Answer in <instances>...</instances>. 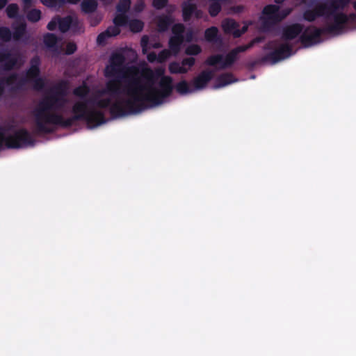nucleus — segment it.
Wrapping results in <instances>:
<instances>
[{
    "instance_id": "4d7b16f0",
    "label": "nucleus",
    "mask_w": 356,
    "mask_h": 356,
    "mask_svg": "<svg viewBox=\"0 0 356 356\" xmlns=\"http://www.w3.org/2000/svg\"><path fill=\"white\" fill-rule=\"evenodd\" d=\"M353 5H354L355 9L356 10V2H354Z\"/></svg>"
},
{
    "instance_id": "2f4dec72",
    "label": "nucleus",
    "mask_w": 356,
    "mask_h": 356,
    "mask_svg": "<svg viewBox=\"0 0 356 356\" xmlns=\"http://www.w3.org/2000/svg\"><path fill=\"white\" fill-rule=\"evenodd\" d=\"M220 5L218 2H213L209 7V13L211 16H216L220 10Z\"/></svg>"
},
{
    "instance_id": "09e8293b",
    "label": "nucleus",
    "mask_w": 356,
    "mask_h": 356,
    "mask_svg": "<svg viewBox=\"0 0 356 356\" xmlns=\"http://www.w3.org/2000/svg\"><path fill=\"white\" fill-rule=\"evenodd\" d=\"M104 4H109L111 3L113 0H100Z\"/></svg>"
},
{
    "instance_id": "49530a36",
    "label": "nucleus",
    "mask_w": 356,
    "mask_h": 356,
    "mask_svg": "<svg viewBox=\"0 0 356 356\" xmlns=\"http://www.w3.org/2000/svg\"><path fill=\"white\" fill-rule=\"evenodd\" d=\"M8 0H0V9L3 8L6 3H7Z\"/></svg>"
},
{
    "instance_id": "ea45409f",
    "label": "nucleus",
    "mask_w": 356,
    "mask_h": 356,
    "mask_svg": "<svg viewBox=\"0 0 356 356\" xmlns=\"http://www.w3.org/2000/svg\"><path fill=\"white\" fill-rule=\"evenodd\" d=\"M148 40H149L148 37L146 35H144L141 39L140 43H141V47H142L143 54L147 53Z\"/></svg>"
},
{
    "instance_id": "dca6fc26",
    "label": "nucleus",
    "mask_w": 356,
    "mask_h": 356,
    "mask_svg": "<svg viewBox=\"0 0 356 356\" xmlns=\"http://www.w3.org/2000/svg\"><path fill=\"white\" fill-rule=\"evenodd\" d=\"M79 24L76 17L67 16L63 18L58 17V28L61 32H66L72 26Z\"/></svg>"
},
{
    "instance_id": "a19ab883",
    "label": "nucleus",
    "mask_w": 356,
    "mask_h": 356,
    "mask_svg": "<svg viewBox=\"0 0 356 356\" xmlns=\"http://www.w3.org/2000/svg\"><path fill=\"white\" fill-rule=\"evenodd\" d=\"M3 146L6 147V136L4 135L3 131H0V151Z\"/></svg>"
},
{
    "instance_id": "37998d69",
    "label": "nucleus",
    "mask_w": 356,
    "mask_h": 356,
    "mask_svg": "<svg viewBox=\"0 0 356 356\" xmlns=\"http://www.w3.org/2000/svg\"><path fill=\"white\" fill-rule=\"evenodd\" d=\"M177 89H188V83L186 81L180 82Z\"/></svg>"
},
{
    "instance_id": "6e6552de",
    "label": "nucleus",
    "mask_w": 356,
    "mask_h": 356,
    "mask_svg": "<svg viewBox=\"0 0 356 356\" xmlns=\"http://www.w3.org/2000/svg\"><path fill=\"white\" fill-rule=\"evenodd\" d=\"M24 63V60L18 54H12L7 51L0 52V63L5 69L10 70L16 65H22Z\"/></svg>"
},
{
    "instance_id": "8fccbe9b",
    "label": "nucleus",
    "mask_w": 356,
    "mask_h": 356,
    "mask_svg": "<svg viewBox=\"0 0 356 356\" xmlns=\"http://www.w3.org/2000/svg\"><path fill=\"white\" fill-rule=\"evenodd\" d=\"M99 21H100V18H98V19H95V22H91V24H92V26H95V25H97V24L99 23Z\"/></svg>"
},
{
    "instance_id": "f3484780",
    "label": "nucleus",
    "mask_w": 356,
    "mask_h": 356,
    "mask_svg": "<svg viewBox=\"0 0 356 356\" xmlns=\"http://www.w3.org/2000/svg\"><path fill=\"white\" fill-rule=\"evenodd\" d=\"M12 28L13 29V37L15 40H19L24 38L26 33V26L24 22H15Z\"/></svg>"
},
{
    "instance_id": "393cba45",
    "label": "nucleus",
    "mask_w": 356,
    "mask_h": 356,
    "mask_svg": "<svg viewBox=\"0 0 356 356\" xmlns=\"http://www.w3.org/2000/svg\"><path fill=\"white\" fill-rule=\"evenodd\" d=\"M218 33V30L215 26L207 29L204 33L206 40L209 42L214 41L215 38L217 37Z\"/></svg>"
},
{
    "instance_id": "9b49d317",
    "label": "nucleus",
    "mask_w": 356,
    "mask_h": 356,
    "mask_svg": "<svg viewBox=\"0 0 356 356\" xmlns=\"http://www.w3.org/2000/svg\"><path fill=\"white\" fill-rule=\"evenodd\" d=\"M222 27L225 33H231L235 38H238V37L241 36L248 29V26L246 25H245L243 26L241 30H239L238 29V24L233 19H225L222 22Z\"/></svg>"
},
{
    "instance_id": "cd10ccee",
    "label": "nucleus",
    "mask_w": 356,
    "mask_h": 356,
    "mask_svg": "<svg viewBox=\"0 0 356 356\" xmlns=\"http://www.w3.org/2000/svg\"><path fill=\"white\" fill-rule=\"evenodd\" d=\"M12 38V33L7 27H0V39L8 42Z\"/></svg>"
},
{
    "instance_id": "f257e3e1",
    "label": "nucleus",
    "mask_w": 356,
    "mask_h": 356,
    "mask_svg": "<svg viewBox=\"0 0 356 356\" xmlns=\"http://www.w3.org/2000/svg\"><path fill=\"white\" fill-rule=\"evenodd\" d=\"M46 91L33 111L38 134H52L54 126L69 128L76 121L97 127L107 122L103 110L113 118L138 115L167 102L174 92L184 96L195 90H72L79 99L72 106L73 115L66 119L57 112L65 106L68 90Z\"/></svg>"
},
{
    "instance_id": "bb28decb",
    "label": "nucleus",
    "mask_w": 356,
    "mask_h": 356,
    "mask_svg": "<svg viewBox=\"0 0 356 356\" xmlns=\"http://www.w3.org/2000/svg\"><path fill=\"white\" fill-rule=\"evenodd\" d=\"M44 42L48 47H54L57 43V38L52 33H48L44 37Z\"/></svg>"
},
{
    "instance_id": "b1692460",
    "label": "nucleus",
    "mask_w": 356,
    "mask_h": 356,
    "mask_svg": "<svg viewBox=\"0 0 356 356\" xmlns=\"http://www.w3.org/2000/svg\"><path fill=\"white\" fill-rule=\"evenodd\" d=\"M129 26L132 32L138 33L143 30L144 24L139 19H134L129 22Z\"/></svg>"
},
{
    "instance_id": "7c9ffc66",
    "label": "nucleus",
    "mask_w": 356,
    "mask_h": 356,
    "mask_svg": "<svg viewBox=\"0 0 356 356\" xmlns=\"http://www.w3.org/2000/svg\"><path fill=\"white\" fill-rule=\"evenodd\" d=\"M145 7V3L143 0H137L134 6H133V11L134 13H140L142 12Z\"/></svg>"
},
{
    "instance_id": "c756f323",
    "label": "nucleus",
    "mask_w": 356,
    "mask_h": 356,
    "mask_svg": "<svg viewBox=\"0 0 356 356\" xmlns=\"http://www.w3.org/2000/svg\"><path fill=\"white\" fill-rule=\"evenodd\" d=\"M202 51L201 47L197 44H191L186 49L187 55H197Z\"/></svg>"
},
{
    "instance_id": "e433bc0d",
    "label": "nucleus",
    "mask_w": 356,
    "mask_h": 356,
    "mask_svg": "<svg viewBox=\"0 0 356 356\" xmlns=\"http://www.w3.org/2000/svg\"><path fill=\"white\" fill-rule=\"evenodd\" d=\"M167 3V0H154L153 6L156 9H161L163 8Z\"/></svg>"
},
{
    "instance_id": "f03ea898",
    "label": "nucleus",
    "mask_w": 356,
    "mask_h": 356,
    "mask_svg": "<svg viewBox=\"0 0 356 356\" xmlns=\"http://www.w3.org/2000/svg\"><path fill=\"white\" fill-rule=\"evenodd\" d=\"M124 56L120 53L111 55L109 64L106 67L105 76L110 79L107 89H152L157 82L162 89H172V79L164 76V69L159 67L152 71L147 64L139 67L124 65Z\"/></svg>"
},
{
    "instance_id": "72a5a7b5",
    "label": "nucleus",
    "mask_w": 356,
    "mask_h": 356,
    "mask_svg": "<svg viewBox=\"0 0 356 356\" xmlns=\"http://www.w3.org/2000/svg\"><path fill=\"white\" fill-rule=\"evenodd\" d=\"M170 56V51L168 49L163 50L158 55V61L162 63L165 61Z\"/></svg>"
},
{
    "instance_id": "de8ad7c7",
    "label": "nucleus",
    "mask_w": 356,
    "mask_h": 356,
    "mask_svg": "<svg viewBox=\"0 0 356 356\" xmlns=\"http://www.w3.org/2000/svg\"><path fill=\"white\" fill-rule=\"evenodd\" d=\"M81 0H65V3H70L72 4H76L79 2Z\"/></svg>"
},
{
    "instance_id": "6e6d98bb",
    "label": "nucleus",
    "mask_w": 356,
    "mask_h": 356,
    "mask_svg": "<svg viewBox=\"0 0 356 356\" xmlns=\"http://www.w3.org/2000/svg\"><path fill=\"white\" fill-rule=\"evenodd\" d=\"M13 126H10V127H8V130H12V129H13Z\"/></svg>"
},
{
    "instance_id": "7ed1b4c3",
    "label": "nucleus",
    "mask_w": 356,
    "mask_h": 356,
    "mask_svg": "<svg viewBox=\"0 0 356 356\" xmlns=\"http://www.w3.org/2000/svg\"><path fill=\"white\" fill-rule=\"evenodd\" d=\"M350 0H327L325 3L318 4L314 10H308L304 13V18L309 22L314 21L320 16H327L329 22L325 28L330 33L337 35L345 29L350 28L356 21V16H346L337 13V10L343 8Z\"/></svg>"
},
{
    "instance_id": "f8f14e48",
    "label": "nucleus",
    "mask_w": 356,
    "mask_h": 356,
    "mask_svg": "<svg viewBox=\"0 0 356 356\" xmlns=\"http://www.w3.org/2000/svg\"><path fill=\"white\" fill-rule=\"evenodd\" d=\"M291 54V48L288 44H282L269 55V59L272 61V63H276L288 58Z\"/></svg>"
},
{
    "instance_id": "6ab92c4d",
    "label": "nucleus",
    "mask_w": 356,
    "mask_h": 356,
    "mask_svg": "<svg viewBox=\"0 0 356 356\" xmlns=\"http://www.w3.org/2000/svg\"><path fill=\"white\" fill-rule=\"evenodd\" d=\"M302 31V27L299 24H293L287 27L284 33V38L286 40H291L296 38Z\"/></svg>"
},
{
    "instance_id": "473e14b6",
    "label": "nucleus",
    "mask_w": 356,
    "mask_h": 356,
    "mask_svg": "<svg viewBox=\"0 0 356 356\" xmlns=\"http://www.w3.org/2000/svg\"><path fill=\"white\" fill-rule=\"evenodd\" d=\"M184 31V25L181 24H175L172 27V33L174 35H179L180 37L183 36V33Z\"/></svg>"
},
{
    "instance_id": "9d476101",
    "label": "nucleus",
    "mask_w": 356,
    "mask_h": 356,
    "mask_svg": "<svg viewBox=\"0 0 356 356\" xmlns=\"http://www.w3.org/2000/svg\"><path fill=\"white\" fill-rule=\"evenodd\" d=\"M321 30L314 27L307 29L301 36V42L305 47H309L320 42Z\"/></svg>"
},
{
    "instance_id": "603ef678",
    "label": "nucleus",
    "mask_w": 356,
    "mask_h": 356,
    "mask_svg": "<svg viewBox=\"0 0 356 356\" xmlns=\"http://www.w3.org/2000/svg\"><path fill=\"white\" fill-rule=\"evenodd\" d=\"M284 0H275L277 3H282Z\"/></svg>"
},
{
    "instance_id": "423d86ee",
    "label": "nucleus",
    "mask_w": 356,
    "mask_h": 356,
    "mask_svg": "<svg viewBox=\"0 0 356 356\" xmlns=\"http://www.w3.org/2000/svg\"><path fill=\"white\" fill-rule=\"evenodd\" d=\"M254 41L248 45L238 47L232 50L225 56L223 55L218 54L209 57L206 61L209 65H219L221 68H226L232 65L234 61L238 58V54L243 52L252 46Z\"/></svg>"
},
{
    "instance_id": "79ce46f5",
    "label": "nucleus",
    "mask_w": 356,
    "mask_h": 356,
    "mask_svg": "<svg viewBox=\"0 0 356 356\" xmlns=\"http://www.w3.org/2000/svg\"><path fill=\"white\" fill-rule=\"evenodd\" d=\"M147 60L149 62H154V60H158V56L155 53H150L147 55Z\"/></svg>"
},
{
    "instance_id": "39448f33",
    "label": "nucleus",
    "mask_w": 356,
    "mask_h": 356,
    "mask_svg": "<svg viewBox=\"0 0 356 356\" xmlns=\"http://www.w3.org/2000/svg\"><path fill=\"white\" fill-rule=\"evenodd\" d=\"M35 139L26 128H20L6 136V148L20 149L28 146H33Z\"/></svg>"
},
{
    "instance_id": "58836bf2",
    "label": "nucleus",
    "mask_w": 356,
    "mask_h": 356,
    "mask_svg": "<svg viewBox=\"0 0 356 356\" xmlns=\"http://www.w3.org/2000/svg\"><path fill=\"white\" fill-rule=\"evenodd\" d=\"M58 25V17H55L47 24V29L50 31L55 30Z\"/></svg>"
},
{
    "instance_id": "c03bdc74",
    "label": "nucleus",
    "mask_w": 356,
    "mask_h": 356,
    "mask_svg": "<svg viewBox=\"0 0 356 356\" xmlns=\"http://www.w3.org/2000/svg\"><path fill=\"white\" fill-rule=\"evenodd\" d=\"M193 39V32L191 31L187 32L186 35V41L188 42H190Z\"/></svg>"
},
{
    "instance_id": "4c0bfd02",
    "label": "nucleus",
    "mask_w": 356,
    "mask_h": 356,
    "mask_svg": "<svg viewBox=\"0 0 356 356\" xmlns=\"http://www.w3.org/2000/svg\"><path fill=\"white\" fill-rule=\"evenodd\" d=\"M76 50V46L73 42H69L66 47V54H72Z\"/></svg>"
},
{
    "instance_id": "f704fd0d",
    "label": "nucleus",
    "mask_w": 356,
    "mask_h": 356,
    "mask_svg": "<svg viewBox=\"0 0 356 356\" xmlns=\"http://www.w3.org/2000/svg\"><path fill=\"white\" fill-rule=\"evenodd\" d=\"M168 24H169V20L168 19H160L159 20V23H158V27H159V29L160 31H165L168 26Z\"/></svg>"
},
{
    "instance_id": "aec40b11",
    "label": "nucleus",
    "mask_w": 356,
    "mask_h": 356,
    "mask_svg": "<svg viewBox=\"0 0 356 356\" xmlns=\"http://www.w3.org/2000/svg\"><path fill=\"white\" fill-rule=\"evenodd\" d=\"M235 80L229 74H224L220 75L216 81V87L222 88L225 87L228 84L234 82Z\"/></svg>"
},
{
    "instance_id": "3c124183",
    "label": "nucleus",
    "mask_w": 356,
    "mask_h": 356,
    "mask_svg": "<svg viewBox=\"0 0 356 356\" xmlns=\"http://www.w3.org/2000/svg\"><path fill=\"white\" fill-rule=\"evenodd\" d=\"M161 47V45L160 44V43H155V44H152V47H154V48H159Z\"/></svg>"
},
{
    "instance_id": "20e7f679",
    "label": "nucleus",
    "mask_w": 356,
    "mask_h": 356,
    "mask_svg": "<svg viewBox=\"0 0 356 356\" xmlns=\"http://www.w3.org/2000/svg\"><path fill=\"white\" fill-rule=\"evenodd\" d=\"M30 67L25 75L19 76L17 74H13L4 79L2 81V88L13 85H23L26 81L34 83L35 89H43L47 86V79L40 76V64L39 57L35 56L31 60Z\"/></svg>"
},
{
    "instance_id": "5fc2aeb1",
    "label": "nucleus",
    "mask_w": 356,
    "mask_h": 356,
    "mask_svg": "<svg viewBox=\"0 0 356 356\" xmlns=\"http://www.w3.org/2000/svg\"><path fill=\"white\" fill-rule=\"evenodd\" d=\"M6 90H0V95H1L2 94H3V92H5Z\"/></svg>"
},
{
    "instance_id": "0eeeda50",
    "label": "nucleus",
    "mask_w": 356,
    "mask_h": 356,
    "mask_svg": "<svg viewBox=\"0 0 356 356\" xmlns=\"http://www.w3.org/2000/svg\"><path fill=\"white\" fill-rule=\"evenodd\" d=\"M291 11V9H286L282 12H280L277 6L269 5L266 6L264 9V19L266 23H276L286 17Z\"/></svg>"
},
{
    "instance_id": "c9c22d12",
    "label": "nucleus",
    "mask_w": 356,
    "mask_h": 356,
    "mask_svg": "<svg viewBox=\"0 0 356 356\" xmlns=\"http://www.w3.org/2000/svg\"><path fill=\"white\" fill-rule=\"evenodd\" d=\"M195 60L194 58H184L181 61V64L183 66L186 67L188 70L195 64Z\"/></svg>"
},
{
    "instance_id": "2eb2a0df",
    "label": "nucleus",
    "mask_w": 356,
    "mask_h": 356,
    "mask_svg": "<svg viewBox=\"0 0 356 356\" xmlns=\"http://www.w3.org/2000/svg\"><path fill=\"white\" fill-rule=\"evenodd\" d=\"M213 75V74L211 71H203L193 79L194 87L196 89L204 88L207 83L211 79Z\"/></svg>"
},
{
    "instance_id": "a18cd8bd",
    "label": "nucleus",
    "mask_w": 356,
    "mask_h": 356,
    "mask_svg": "<svg viewBox=\"0 0 356 356\" xmlns=\"http://www.w3.org/2000/svg\"><path fill=\"white\" fill-rule=\"evenodd\" d=\"M23 1L26 7H29L32 3V0H23Z\"/></svg>"
},
{
    "instance_id": "864d4df0",
    "label": "nucleus",
    "mask_w": 356,
    "mask_h": 356,
    "mask_svg": "<svg viewBox=\"0 0 356 356\" xmlns=\"http://www.w3.org/2000/svg\"><path fill=\"white\" fill-rule=\"evenodd\" d=\"M76 89H82V88H80V87H79V88H76ZM83 89H84V90L88 89V87H87V86H84V87L83 88Z\"/></svg>"
},
{
    "instance_id": "1a4fd4ad",
    "label": "nucleus",
    "mask_w": 356,
    "mask_h": 356,
    "mask_svg": "<svg viewBox=\"0 0 356 356\" xmlns=\"http://www.w3.org/2000/svg\"><path fill=\"white\" fill-rule=\"evenodd\" d=\"M116 16L113 19L114 26L108 27L104 32L100 33L97 38V42L99 44L104 42L108 38L115 36L120 32V26H124L128 23V17L125 13V20L123 23L120 24L115 22Z\"/></svg>"
},
{
    "instance_id": "4be33fe9",
    "label": "nucleus",
    "mask_w": 356,
    "mask_h": 356,
    "mask_svg": "<svg viewBox=\"0 0 356 356\" xmlns=\"http://www.w3.org/2000/svg\"><path fill=\"white\" fill-rule=\"evenodd\" d=\"M41 2L49 8L58 9L65 3V0H41Z\"/></svg>"
},
{
    "instance_id": "c85d7f7f",
    "label": "nucleus",
    "mask_w": 356,
    "mask_h": 356,
    "mask_svg": "<svg viewBox=\"0 0 356 356\" xmlns=\"http://www.w3.org/2000/svg\"><path fill=\"white\" fill-rule=\"evenodd\" d=\"M6 13L8 17L14 18L18 13V6L17 4H10L6 8Z\"/></svg>"
},
{
    "instance_id": "412c9836",
    "label": "nucleus",
    "mask_w": 356,
    "mask_h": 356,
    "mask_svg": "<svg viewBox=\"0 0 356 356\" xmlns=\"http://www.w3.org/2000/svg\"><path fill=\"white\" fill-rule=\"evenodd\" d=\"M81 9L84 13H92L93 12L97 6V3L96 0H83L81 4Z\"/></svg>"
},
{
    "instance_id": "5701e85b",
    "label": "nucleus",
    "mask_w": 356,
    "mask_h": 356,
    "mask_svg": "<svg viewBox=\"0 0 356 356\" xmlns=\"http://www.w3.org/2000/svg\"><path fill=\"white\" fill-rule=\"evenodd\" d=\"M169 70L172 73L184 74L188 71V68L182 65L181 63H172L169 65Z\"/></svg>"
},
{
    "instance_id": "ddd939ff",
    "label": "nucleus",
    "mask_w": 356,
    "mask_h": 356,
    "mask_svg": "<svg viewBox=\"0 0 356 356\" xmlns=\"http://www.w3.org/2000/svg\"><path fill=\"white\" fill-rule=\"evenodd\" d=\"M183 17L185 21L188 20L191 16L194 15L196 18H201L203 13L197 8L195 4L184 2L182 5Z\"/></svg>"
},
{
    "instance_id": "4468645a",
    "label": "nucleus",
    "mask_w": 356,
    "mask_h": 356,
    "mask_svg": "<svg viewBox=\"0 0 356 356\" xmlns=\"http://www.w3.org/2000/svg\"><path fill=\"white\" fill-rule=\"evenodd\" d=\"M131 6V0H120L116 7L117 23L122 24L125 20V13L129 10Z\"/></svg>"
},
{
    "instance_id": "a211bd4d",
    "label": "nucleus",
    "mask_w": 356,
    "mask_h": 356,
    "mask_svg": "<svg viewBox=\"0 0 356 356\" xmlns=\"http://www.w3.org/2000/svg\"><path fill=\"white\" fill-rule=\"evenodd\" d=\"M184 37L179 35H173L169 41L170 51H172L175 55H177L181 45L183 42Z\"/></svg>"
},
{
    "instance_id": "a878e982",
    "label": "nucleus",
    "mask_w": 356,
    "mask_h": 356,
    "mask_svg": "<svg viewBox=\"0 0 356 356\" xmlns=\"http://www.w3.org/2000/svg\"><path fill=\"white\" fill-rule=\"evenodd\" d=\"M27 19L32 22H36L41 18V11L38 9H32L27 13Z\"/></svg>"
}]
</instances>
